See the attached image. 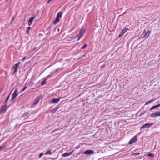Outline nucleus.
<instances>
[{
	"mask_svg": "<svg viewBox=\"0 0 160 160\" xmlns=\"http://www.w3.org/2000/svg\"><path fill=\"white\" fill-rule=\"evenodd\" d=\"M87 46V44H84V45L81 48V49H84L86 48Z\"/></svg>",
	"mask_w": 160,
	"mask_h": 160,
	"instance_id": "obj_22",
	"label": "nucleus"
},
{
	"mask_svg": "<svg viewBox=\"0 0 160 160\" xmlns=\"http://www.w3.org/2000/svg\"><path fill=\"white\" fill-rule=\"evenodd\" d=\"M86 31V30L84 28L81 29L79 32V34L77 35L78 38L77 41H79L80 39L82 37Z\"/></svg>",
	"mask_w": 160,
	"mask_h": 160,
	"instance_id": "obj_2",
	"label": "nucleus"
},
{
	"mask_svg": "<svg viewBox=\"0 0 160 160\" xmlns=\"http://www.w3.org/2000/svg\"><path fill=\"white\" fill-rule=\"evenodd\" d=\"M26 57H24L22 59V61L25 60L26 59Z\"/></svg>",
	"mask_w": 160,
	"mask_h": 160,
	"instance_id": "obj_32",
	"label": "nucleus"
},
{
	"mask_svg": "<svg viewBox=\"0 0 160 160\" xmlns=\"http://www.w3.org/2000/svg\"><path fill=\"white\" fill-rule=\"evenodd\" d=\"M39 100V99L38 98H37L33 104L31 105V108H32L35 107V105L38 103Z\"/></svg>",
	"mask_w": 160,
	"mask_h": 160,
	"instance_id": "obj_9",
	"label": "nucleus"
},
{
	"mask_svg": "<svg viewBox=\"0 0 160 160\" xmlns=\"http://www.w3.org/2000/svg\"><path fill=\"white\" fill-rule=\"evenodd\" d=\"M159 57H160V54L159 55Z\"/></svg>",
	"mask_w": 160,
	"mask_h": 160,
	"instance_id": "obj_40",
	"label": "nucleus"
},
{
	"mask_svg": "<svg viewBox=\"0 0 160 160\" xmlns=\"http://www.w3.org/2000/svg\"><path fill=\"white\" fill-rule=\"evenodd\" d=\"M123 35V34L121 32L118 36V38H121Z\"/></svg>",
	"mask_w": 160,
	"mask_h": 160,
	"instance_id": "obj_21",
	"label": "nucleus"
},
{
	"mask_svg": "<svg viewBox=\"0 0 160 160\" xmlns=\"http://www.w3.org/2000/svg\"><path fill=\"white\" fill-rule=\"evenodd\" d=\"M128 30V28H125L123 29L121 32L124 34L125 32H126Z\"/></svg>",
	"mask_w": 160,
	"mask_h": 160,
	"instance_id": "obj_15",
	"label": "nucleus"
},
{
	"mask_svg": "<svg viewBox=\"0 0 160 160\" xmlns=\"http://www.w3.org/2000/svg\"><path fill=\"white\" fill-rule=\"evenodd\" d=\"M47 80H46V79H45V80L42 81L41 82V85H43L45 84L46 83V81Z\"/></svg>",
	"mask_w": 160,
	"mask_h": 160,
	"instance_id": "obj_19",
	"label": "nucleus"
},
{
	"mask_svg": "<svg viewBox=\"0 0 160 160\" xmlns=\"http://www.w3.org/2000/svg\"><path fill=\"white\" fill-rule=\"evenodd\" d=\"M51 75H49L45 77L46 80H47L51 76Z\"/></svg>",
	"mask_w": 160,
	"mask_h": 160,
	"instance_id": "obj_24",
	"label": "nucleus"
},
{
	"mask_svg": "<svg viewBox=\"0 0 160 160\" xmlns=\"http://www.w3.org/2000/svg\"><path fill=\"white\" fill-rule=\"evenodd\" d=\"M52 154V150H48L45 153V155H48V154L51 155Z\"/></svg>",
	"mask_w": 160,
	"mask_h": 160,
	"instance_id": "obj_16",
	"label": "nucleus"
},
{
	"mask_svg": "<svg viewBox=\"0 0 160 160\" xmlns=\"http://www.w3.org/2000/svg\"><path fill=\"white\" fill-rule=\"evenodd\" d=\"M27 88V86H25V87L23 89H22V92H23L24 91L26 88Z\"/></svg>",
	"mask_w": 160,
	"mask_h": 160,
	"instance_id": "obj_27",
	"label": "nucleus"
},
{
	"mask_svg": "<svg viewBox=\"0 0 160 160\" xmlns=\"http://www.w3.org/2000/svg\"><path fill=\"white\" fill-rule=\"evenodd\" d=\"M74 151V150H73L71 152H69L65 153H63L62 155V156L63 157H66L69 156L71 155L72 154V153Z\"/></svg>",
	"mask_w": 160,
	"mask_h": 160,
	"instance_id": "obj_11",
	"label": "nucleus"
},
{
	"mask_svg": "<svg viewBox=\"0 0 160 160\" xmlns=\"http://www.w3.org/2000/svg\"><path fill=\"white\" fill-rule=\"evenodd\" d=\"M27 33L28 34H29V30H28V31H27Z\"/></svg>",
	"mask_w": 160,
	"mask_h": 160,
	"instance_id": "obj_33",
	"label": "nucleus"
},
{
	"mask_svg": "<svg viewBox=\"0 0 160 160\" xmlns=\"http://www.w3.org/2000/svg\"><path fill=\"white\" fill-rule=\"evenodd\" d=\"M155 100V99H151L150 100V102H152V101H154Z\"/></svg>",
	"mask_w": 160,
	"mask_h": 160,
	"instance_id": "obj_31",
	"label": "nucleus"
},
{
	"mask_svg": "<svg viewBox=\"0 0 160 160\" xmlns=\"http://www.w3.org/2000/svg\"><path fill=\"white\" fill-rule=\"evenodd\" d=\"M3 148L2 146H0V149H2Z\"/></svg>",
	"mask_w": 160,
	"mask_h": 160,
	"instance_id": "obj_37",
	"label": "nucleus"
},
{
	"mask_svg": "<svg viewBox=\"0 0 160 160\" xmlns=\"http://www.w3.org/2000/svg\"><path fill=\"white\" fill-rule=\"evenodd\" d=\"M137 140V135H136L132 138L131 140L128 143L129 144H132L136 142Z\"/></svg>",
	"mask_w": 160,
	"mask_h": 160,
	"instance_id": "obj_6",
	"label": "nucleus"
},
{
	"mask_svg": "<svg viewBox=\"0 0 160 160\" xmlns=\"http://www.w3.org/2000/svg\"><path fill=\"white\" fill-rule=\"evenodd\" d=\"M61 98H53L52 100V102L53 103H58L59 101L61 99Z\"/></svg>",
	"mask_w": 160,
	"mask_h": 160,
	"instance_id": "obj_13",
	"label": "nucleus"
},
{
	"mask_svg": "<svg viewBox=\"0 0 160 160\" xmlns=\"http://www.w3.org/2000/svg\"><path fill=\"white\" fill-rule=\"evenodd\" d=\"M7 106L6 105L2 106L0 111L1 113H4L7 109Z\"/></svg>",
	"mask_w": 160,
	"mask_h": 160,
	"instance_id": "obj_10",
	"label": "nucleus"
},
{
	"mask_svg": "<svg viewBox=\"0 0 160 160\" xmlns=\"http://www.w3.org/2000/svg\"><path fill=\"white\" fill-rule=\"evenodd\" d=\"M51 0H49V1L48 2H47V3L48 4L49 3V2H50L51 1Z\"/></svg>",
	"mask_w": 160,
	"mask_h": 160,
	"instance_id": "obj_34",
	"label": "nucleus"
},
{
	"mask_svg": "<svg viewBox=\"0 0 160 160\" xmlns=\"http://www.w3.org/2000/svg\"><path fill=\"white\" fill-rule=\"evenodd\" d=\"M79 148V147L76 146V149H78Z\"/></svg>",
	"mask_w": 160,
	"mask_h": 160,
	"instance_id": "obj_36",
	"label": "nucleus"
},
{
	"mask_svg": "<svg viewBox=\"0 0 160 160\" xmlns=\"http://www.w3.org/2000/svg\"><path fill=\"white\" fill-rule=\"evenodd\" d=\"M10 94L8 96V97H7V98L6 100V102H5V103H6L8 101V100H9V98H10Z\"/></svg>",
	"mask_w": 160,
	"mask_h": 160,
	"instance_id": "obj_23",
	"label": "nucleus"
},
{
	"mask_svg": "<svg viewBox=\"0 0 160 160\" xmlns=\"http://www.w3.org/2000/svg\"><path fill=\"white\" fill-rule=\"evenodd\" d=\"M154 124V123H147L145 124H144L140 128V130H142V128H145L147 127V128H149L151 126L153 125Z\"/></svg>",
	"mask_w": 160,
	"mask_h": 160,
	"instance_id": "obj_7",
	"label": "nucleus"
},
{
	"mask_svg": "<svg viewBox=\"0 0 160 160\" xmlns=\"http://www.w3.org/2000/svg\"><path fill=\"white\" fill-rule=\"evenodd\" d=\"M13 18H12V21H13Z\"/></svg>",
	"mask_w": 160,
	"mask_h": 160,
	"instance_id": "obj_39",
	"label": "nucleus"
},
{
	"mask_svg": "<svg viewBox=\"0 0 160 160\" xmlns=\"http://www.w3.org/2000/svg\"><path fill=\"white\" fill-rule=\"evenodd\" d=\"M94 153V151L91 149H88L84 152L83 154L85 155H88L93 154Z\"/></svg>",
	"mask_w": 160,
	"mask_h": 160,
	"instance_id": "obj_3",
	"label": "nucleus"
},
{
	"mask_svg": "<svg viewBox=\"0 0 160 160\" xmlns=\"http://www.w3.org/2000/svg\"><path fill=\"white\" fill-rule=\"evenodd\" d=\"M160 116V112H157L155 113H152L151 114L150 117L153 118L155 117Z\"/></svg>",
	"mask_w": 160,
	"mask_h": 160,
	"instance_id": "obj_8",
	"label": "nucleus"
},
{
	"mask_svg": "<svg viewBox=\"0 0 160 160\" xmlns=\"http://www.w3.org/2000/svg\"><path fill=\"white\" fill-rule=\"evenodd\" d=\"M62 14L63 13L62 12H60L57 13L56 18L53 22L54 24H56L59 21L60 18L62 17Z\"/></svg>",
	"mask_w": 160,
	"mask_h": 160,
	"instance_id": "obj_1",
	"label": "nucleus"
},
{
	"mask_svg": "<svg viewBox=\"0 0 160 160\" xmlns=\"http://www.w3.org/2000/svg\"><path fill=\"white\" fill-rule=\"evenodd\" d=\"M29 115V113L28 112H26L24 113L22 115V117L24 118L26 116H28Z\"/></svg>",
	"mask_w": 160,
	"mask_h": 160,
	"instance_id": "obj_17",
	"label": "nucleus"
},
{
	"mask_svg": "<svg viewBox=\"0 0 160 160\" xmlns=\"http://www.w3.org/2000/svg\"><path fill=\"white\" fill-rule=\"evenodd\" d=\"M35 17L36 16H35L31 18H30L29 20L28 21V25L29 26H30L31 25L34 19L35 18Z\"/></svg>",
	"mask_w": 160,
	"mask_h": 160,
	"instance_id": "obj_12",
	"label": "nucleus"
},
{
	"mask_svg": "<svg viewBox=\"0 0 160 160\" xmlns=\"http://www.w3.org/2000/svg\"><path fill=\"white\" fill-rule=\"evenodd\" d=\"M61 70V69L60 68H58L57 70H56V72H57V71H60Z\"/></svg>",
	"mask_w": 160,
	"mask_h": 160,
	"instance_id": "obj_28",
	"label": "nucleus"
},
{
	"mask_svg": "<svg viewBox=\"0 0 160 160\" xmlns=\"http://www.w3.org/2000/svg\"><path fill=\"white\" fill-rule=\"evenodd\" d=\"M18 91V89L17 88H16L14 92L12 95V100H13V99H14L16 98V97L18 96V93H17Z\"/></svg>",
	"mask_w": 160,
	"mask_h": 160,
	"instance_id": "obj_5",
	"label": "nucleus"
},
{
	"mask_svg": "<svg viewBox=\"0 0 160 160\" xmlns=\"http://www.w3.org/2000/svg\"><path fill=\"white\" fill-rule=\"evenodd\" d=\"M20 63V62H18L16 64V65H18V66H19V64Z\"/></svg>",
	"mask_w": 160,
	"mask_h": 160,
	"instance_id": "obj_30",
	"label": "nucleus"
},
{
	"mask_svg": "<svg viewBox=\"0 0 160 160\" xmlns=\"http://www.w3.org/2000/svg\"><path fill=\"white\" fill-rule=\"evenodd\" d=\"M43 155L44 154L43 153H41L39 156V158H41Z\"/></svg>",
	"mask_w": 160,
	"mask_h": 160,
	"instance_id": "obj_25",
	"label": "nucleus"
},
{
	"mask_svg": "<svg viewBox=\"0 0 160 160\" xmlns=\"http://www.w3.org/2000/svg\"><path fill=\"white\" fill-rule=\"evenodd\" d=\"M157 106L158 107L160 106V104L158 105H157Z\"/></svg>",
	"mask_w": 160,
	"mask_h": 160,
	"instance_id": "obj_35",
	"label": "nucleus"
},
{
	"mask_svg": "<svg viewBox=\"0 0 160 160\" xmlns=\"http://www.w3.org/2000/svg\"><path fill=\"white\" fill-rule=\"evenodd\" d=\"M151 102H150V101H148V102L145 104V105H147L149 103H150Z\"/></svg>",
	"mask_w": 160,
	"mask_h": 160,
	"instance_id": "obj_29",
	"label": "nucleus"
},
{
	"mask_svg": "<svg viewBox=\"0 0 160 160\" xmlns=\"http://www.w3.org/2000/svg\"><path fill=\"white\" fill-rule=\"evenodd\" d=\"M158 108L157 105H156L155 106H153V107H152L150 109V110H152L154 109L155 108Z\"/></svg>",
	"mask_w": 160,
	"mask_h": 160,
	"instance_id": "obj_20",
	"label": "nucleus"
},
{
	"mask_svg": "<svg viewBox=\"0 0 160 160\" xmlns=\"http://www.w3.org/2000/svg\"><path fill=\"white\" fill-rule=\"evenodd\" d=\"M140 153L139 152L138 153H134L132 154V155H138L139 154H140Z\"/></svg>",
	"mask_w": 160,
	"mask_h": 160,
	"instance_id": "obj_26",
	"label": "nucleus"
},
{
	"mask_svg": "<svg viewBox=\"0 0 160 160\" xmlns=\"http://www.w3.org/2000/svg\"><path fill=\"white\" fill-rule=\"evenodd\" d=\"M18 65L15 64V66L13 67V68L14 69V73L16 72L18 70Z\"/></svg>",
	"mask_w": 160,
	"mask_h": 160,
	"instance_id": "obj_14",
	"label": "nucleus"
},
{
	"mask_svg": "<svg viewBox=\"0 0 160 160\" xmlns=\"http://www.w3.org/2000/svg\"><path fill=\"white\" fill-rule=\"evenodd\" d=\"M148 157H151L152 158H153L154 157V155L153 153H150L148 155Z\"/></svg>",
	"mask_w": 160,
	"mask_h": 160,
	"instance_id": "obj_18",
	"label": "nucleus"
},
{
	"mask_svg": "<svg viewBox=\"0 0 160 160\" xmlns=\"http://www.w3.org/2000/svg\"><path fill=\"white\" fill-rule=\"evenodd\" d=\"M150 31H148L147 32H144L142 34V35L144 38H147L149 37L150 34Z\"/></svg>",
	"mask_w": 160,
	"mask_h": 160,
	"instance_id": "obj_4",
	"label": "nucleus"
},
{
	"mask_svg": "<svg viewBox=\"0 0 160 160\" xmlns=\"http://www.w3.org/2000/svg\"><path fill=\"white\" fill-rule=\"evenodd\" d=\"M30 28H30V27L28 28V30H30Z\"/></svg>",
	"mask_w": 160,
	"mask_h": 160,
	"instance_id": "obj_38",
	"label": "nucleus"
}]
</instances>
